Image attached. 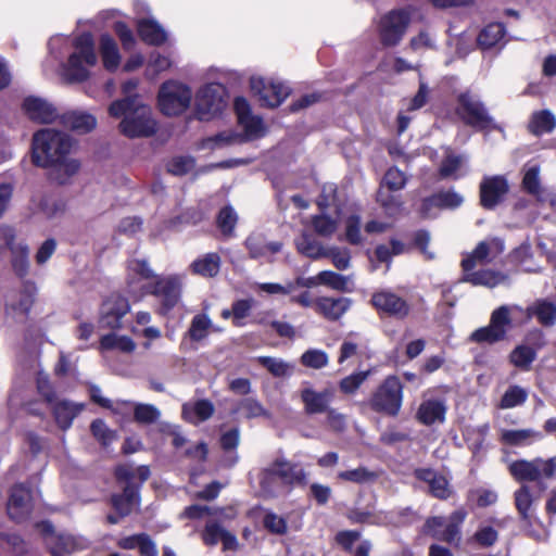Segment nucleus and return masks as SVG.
Returning a JSON list of instances; mask_svg holds the SVG:
<instances>
[{
	"mask_svg": "<svg viewBox=\"0 0 556 556\" xmlns=\"http://www.w3.org/2000/svg\"><path fill=\"white\" fill-rule=\"evenodd\" d=\"M72 142L65 132L46 128L37 131L33 138L31 161L42 168L58 164L65 165V174H76L80 163L74 159H67Z\"/></svg>",
	"mask_w": 556,
	"mask_h": 556,
	"instance_id": "f257e3e1",
	"label": "nucleus"
},
{
	"mask_svg": "<svg viewBox=\"0 0 556 556\" xmlns=\"http://www.w3.org/2000/svg\"><path fill=\"white\" fill-rule=\"evenodd\" d=\"M112 117L121 118L119 130L128 138H147L156 131V121L152 109L140 97H125L113 101L109 106Z\"/></svg>",
	"mask_w": 556,
	"mask_h": 556,
	"instance_id": "f03ea898",
	"label": "nucleus"
},
{
	"mask_svg": "<svg viewBox=\"0 0 556 556\" xmlns=\"http://www.w3.org/2000/svg\"><path fill=\"white\" fill-rule=\"evenodd\" d=\"M75 51L63 66V75L70 83H81L89 77V67L97 64L94 41L90 33H84L73 41Z\"/></svg>",
	"mask_w": 556,
	"mask_h": 556,
	"instance_id": "7ed1b4c3",
	"label": "nucleus"
},
{
	"mask_svg": "<svg viewBox=\"0 0 556 556\" xmlns=\"http://www.w3.org/2000/svg\"><path fill=\"white\" fill-rule=\"evenodd\" d=\"M455 113L464 124L476 130L482 131L500 129L484 103L478 96L470 91H465L458 94Z\"/></svg>",
	"mask_w": 556,
	"mask_h": 556,
	"instance_id": "20e7f679",
	"label": "nucleus"
},
{
	"mask_svg": "<svg viewBox=\"0 0 556 556\" xmlns=\"http://www.w3.org/2000/svg\"><path fill=\"white\" fill-rule=\"evenodd\" d=\"M403 384L399 377L388 376L372 393L370 406L378 413L396 416L402 407Z\"/></svg>",
	"mask_w": 556,
	"mask_h": 556,
	"instance_id": "39448f33",
	"label": "nucleus"
},
{
	"mask_svg": "<svg viewBox=\"0 0 556 556\" xmlns=\"http://www.w3.org/2000/svg\"><path fill=\"white\" fill-rule=\"evenodd\" d=\"M508 470L517 481L551 479L556 475V456L548 459L539 457L532 460H514L509 464Z\"/></svg>",
	"mask_w": 556,
	"mask_h": 556,
	"instance_id": "423d86ee",
	"label": "nucleus"
},
{
	"mask_svg": "<svg viewBox=\"0 0 556 556\" xmlns=\"http://www.w3.org/2000/svg\"><path fill=\"white\" fill-rule=\"evenodd\" d=\"M191 89L180 83H164L159 91V106L167 116L179 115L185 112L191 102Z\"/></svg>",
	"mask_w": 556,
	"mask_h": 556,
	"instance_id": "0eeeda50",
	"label": "nucleus"
},
{
	"mask_svg": "<svg viewBox=\"0 0 556 556\" xmlns=\"http://www.w3.org/2000/svg\"><path fill=\"white\" fill-rule=\"evenodd\" d=\"M410 22V14L405 9L392 10L383 15L379 23V37L384 47L400 43Z\"/></svg>",
	"mask_w": 556,
	"mask_h": 556,
	"instance_id": "6e6552de",
	"label": "nucleus"
},
{
	"mask_svg": "<svg viewBox=\"0 0 556 556\" xmlns=\"http://www.w3.org/2000/svg\"><path fill=\"white\" fill-rule=\"evenodd\" d=\"M225 106L224 88L211 83L203 86L195 96L194 113L199 121H210Z\"/></svg>",
	"mask_w": 556,
	"mask_h": 556,
	"instance_id": "1a4fd4ad",
	"label": "nucleus"
},
{
	"mask_svg": "<svg viewBox=\"0 0 556 556\" xmlns=\"http://www.w3.org/2000/svg\"><path fill=\"white\" fill-rule=\"evenodd\" d=\"M466 515L464 509H458L448 519L444 517L429 518L426 522V532L434 539L457 544L460 540L459 526L464 522Z\"/></svg>",
	"mask_w": 556,
	"mask_h": 556,
	"instance_id": "9d476101",
	"label": "nucleus"
},
{
	"mask_svg": "<svg viewBox=\"0 0 556 556\" xmlns=\"http://www.w3.org/2000/svg\"><path fill=\"white\" fill-rule=\"evenodd\" d=\"M250 86L251 90L260 96L261 104L268 108L279 106L290 93L289 87L282 83H266L262 77H252Z\"/></svg>",
	"mask_w": 556,
	"mask_h": 556,
	"instance_id": "9b49d317",
	"label": "nucleus"
},
{
	"mask_svg": "<svg viewBox=\"0 0 556 556\" xmlns=\"http://www.w3.org/2000/svg\"><path fill=\"white\" fill-rule=\"evenodd\" d=\"M130 309L129 302L119 294H112L106 298L100 309L99 324L102 328L119 329L122 327V318L128 314Z\"/></svg>",
	"mask_w": 556,
	"mask_h": 556,
	"instance_id": "f8f14e48",
	"label": "nucleus"
},
{
	"mask_svg": "<svg viewBox=\"0 0 556 556\" xmlns=\"http://www.w3.org/2000/svg\"><path fill=\"white\" fill-rule=\"evenodd\" d=\"M504 251L502 240L491 238L478 243L476 249L462 261L464 271L472 270L477 265L491 263Z\"/></svg>",
	"mask_w": 556,
	"mask_h": 556,
	"instance_id": "ddd939ff",
	"label": "nucleus"
},
{
	"mask_svg": "<svg viewBox=\"0 0 556 556\" xmlns=\"http://www.w3.org/2000/svg\"><path fill=\"white\" fill-rule=\"evenodd\" d=\"M371 303L379 312L400 319L406 317L410 311L407 301L391 290L374 293Z\"/></svg>",
	"mask_w": 556,
	"mask_h": 556,
	"instance_id": "4468645a",
	"label": "nucleus"
},
{
	"mask_svg": "<svg viewBox=\"0 0 556 556\" xmlns=\"http://www.w3.org/2000/svg\"><path fill=\"white\" fill-rule=\"evenodd\" d=\"M150 292L160 299L162 311L165 314L178 303L181 293V281L177 276L157 278Z\"/></svg>",
	"mask_w": 556,
	"mask_h": 556,
	"instance_id": "2eb2a0df",
	"label": "nucleus"
},
{
	"mask_svg": "<svg viewBox=\"0 0 556 556\" xmlns=\"http://www.w3.org/2000/svg\"><path fill=\"white\" fill-rule=\"evenodd\" d=\"M35 288L27 286L18 291H11L7 295L5 311L14 319H23L34 302Z\"/></svg>",
	"mask_w": 556,
	"mask_h": 556,
	"instance_id": "dca6fc26",
	"label": "nucleus"
},
{
	"mask_svg": "<svg viewBox=\"0 0 556 556\" xmlns=\"http://www.w3.org/2000/svg\"><path fill=\"white\" fill-rule=\"evenodd\" d=\"M508 191L507 181L503 176H492L483 179L480 185L481 204L485 208H493Z\"/></svg>",
	"mask_w": 556,
	"mask_h": 556,
	"instance_id": "f3484780",
	"label": "nucleus"
},
{
	"mask_svg": "<svg viewBox=\"0 0 556 556\" xmlns=\"http://www.w3.org/2000/svg\"><path fill=\"white\" fill-rule=\"evenodd\" d=\"M352 306V300L344 296H319L315 299V311L330 321L339 320Z\"/></svg>",
	"mask_w": 556,
	"mask_h": 556,
	"instance_id": "a211bd4d",
	"label": "nucleus"
},
{
	"mask_svg": "<svg viewBox=\"0 0 556 556\" xmlns=\"http://www.w3.org/2000/svg\"><path fill=\"white\" fill-rule=\"evenodd\" d=\"M8 514L16 521L24 520L31 509V493L24 484H16L8 501Z\"/></svg>",
	"mask_w": 556,
	"mask_h": 556,
	"instance_id": "6ab92c4d",
	"label": "nucleus"
},
{
	"mask_svg": "<svg viewBox=\"0 0 556 556\" xmlns=\"http://www.w3.org/2000/svg\"><path fill=\"white\" fill-rule=\"evenodd\" d=\"M301 400L304 404L305 413L309 415L326 413L333 397V391L325 389L316 391L307 386L301 390Z\"/></svg>",
	"mask_w": 556,
	"mask_h": 556,
	"instance_id": "aec40b11",
	"label": "nucleus"
},
{
	"mask_svg": "<svg viewBox=\"0 0 556 556\" xmlns=\"http://www.w3.org/2000/svg\"><path fill=\"white\" fill-rule=\"evenodd\" d=\"M23 109L30 119L39 123L49 124L60 118L56 109L38 97H27L23 102Z\"/></svg>",
	"mask_w": 556,
	"mask_h": 556,
	"instance_id": "412c9836",
	"label": "nucleus"
},
{
	"mask_svg": "<svg viewBox=\"0 0 556 556\" xmlns=\"http://www.w3.org/2000/svg\"><path fill=\"white\" fill-rule=\"evenodd\" d=\"M50 407L56 425L62 430H67L74 419L84 410L85 404L58 397Z\"/></svg>",
	"mask_w": 556,
	"mask_h": 556,
	"instance_id": "4be33fe9",
	"label": "nucleus"
},
{
	"mask_svg": "<svg viewBox=\"0 0 556 556\" xmlns=\"http://www.w3.org/2000/svg\"><path fill=\"white\" fill-rule=\"evenodd\" d=\"M543 439V433L532 428L526 429H501L500 442L507 446H529Z\"/></svg>",
	"mask_w": 556,
	"mask_h": 556,
	"instance_id": "5701e85b",
	"label": "nucleus"
},
{
	"mask_svg": "<svg viewBox=\"0 0 556 556\" xmlns=\"http://www.w3.org/2000/svg\"><path fill=\"white\" fill-rule=\"evenodd\" d=\"M415 477L429 485V491L434 497L440 500L450 497L452 490L443 475L432 469L419 468L415 470Z\"/></svg>",
	"mask_w": 556,
	"mask_h": 556,
	"instance_id": "b1692460",
	"label": "nucleus"
},
{
	"mask_svg": "<svg viewBox=\"0 0 556 556\" xmlns=\"http://www.w3.org/2000/svg\"><path fill=\"white\" fill-rule=\"evenodd\" d=\"M60 124L74 131L86 134L97 126V118L81 111H70L60 115Z\"/></svg>",
	"mask_w": 556,
	"mask_h": 556,
	"instance_id": "393cba45",
	"label": "nucleus"
},
{
	"mask_svg": "<svg viewBox=\"0 0 556 556\" xmlns=\"http://www.w3.org/2000/svg\"><path fill=\"white\" fill-rule=\"evenodd\" d=\"M142 41L150 46H161L167 40V33L154 18H141L137 24Z\"/></svg>",
	"mask_w": 556,
	"mask_h": 556,
	"instance_id": "a878e982",
	"label": "nucleus"
},
{
	"mask_svg": "<svg viewBox=\"0 0 556 556\" xmlns=\"http://www.w3.org/2000/svg\"><path fill=\"white\" fill-rule=\"evenodd\" d=\"M112 505L121 517L129 515L139 505L138 486L125 483L123 493L112 496Z\"/></svg>",
	"mask_w": 556,
	"mask_h": 556,
	"instance_id": "bb28decb",
	"label": "nucleus"
},
{
	"mask_svg": "<svg viewBox=\"0 0 556 556\" xmlns=\"http://www.w3.org/2000/svg\"><path fill=\"white\" fill-rule=\"evenodd\" d=\"M245 247L252 258H268L281 250L279 242H266L262 235H251L245 240Z\"/></svg>",
	"mask_w": 556,
	"mask_h": 556,
	"instance_id": "cd10ccee",
	"label": "nucleus"
},
{
	"mask_svg": "<svg viewBox=\"0 0 556 556\" xmlns=\"http://www.w3.org/2000/svg\"><path fill=\"white\" fill-rule=\"evenodd\" d=\"M446 405L440 400H427L422 402L417 412L418 419L427 426L435 422H443L445 419Z\"/></svg>",
	"mask_w": 556,
	"mask_h": 556,
	"instance_id": "c85d7f7f",
	"label": "nucleus"
},
{
	"mask_svg": "<svg viewBox=\"0 0 556 556\" xmlns=\"http://www.w3.org/2000/svg\"><path fill=\"white\" fill-rule=\"evenodd\" d=\"M282 484L295 485L305 483L306 473L303 468L285 459L273 463Z\"/></svg>",
	"mask_w": 556,
	"mask_h": 556,
	"instance_id": "c756f323",
	"label": "nucleus"
},
{
	"mask_svg": "<svg viewBox=\"0 0 556 556\" xmlns=\"http://www.w3.org/2000/svg\"><path fill=\"white\" fill-rule=\"evenodd\" d=\"M87 546L88 541L85 538L63 533L55 536V544L51 548V554L52 556H62V554H71L85 549Z\"/></svg>",
	"mask_w": 556,
	"mask_h": 556,
	"instance_id": "7c9ffc66",
	"label": "nucleus"
},
{
	"mask_svg": "<svg viewBox=\"0 0 556 556\" xmlns=\"http://www.w3.org/2000/svg\"><path fill=\"white\" fill-rule=\"evenodd\" d=\"M556 128V117L549 110H541L532 113L528 129L534 136L551 134Z\"/></svg>",
	"mask_w": 556,
	"mask_h": 556,
	"instance_id": "2f4dec72",
	"label": "nucleus"
},
{
	"mask_svg": "<svg viewBox=\"0 0 556 556\" xmlns=\"http://www.w3.org/2000/svg\"><path fill=\"white\" fill-rule=\"evenodd\" d=\"M405 184L406 181L404 176H383L377 197L378 201L381 202V204L388 210L389 214H394L400 210V204L396 202L389 204L386 189L390 191H396L402 189Z\"/></svg>",
	"mask_w": 556,
	"mask_h": 556,
	"instance_id": "473e14b6",
	"label": "nucleus"
},
{
	"mask_svg": "<svg viewBox=\"0 0 556 556\" xmlns=\"http://www.w3.org/2000/svg\"><path fill=\"white\" fill-rule=\"evenodd\" d=\"M214 413V405L207 400L186 403L182 406L184 418L192 424H199L208 419Z\"/></svg>",
	"mask_w": 556,
	"mask_h": 556,
	"instance_id": "72a5a7b5",
	"label": "nucleus"
},
{
	"mask_svg": "<svg viewBox=\"0 0 556 556\" xmlns=\"http://www.w3.org/2000/svg\"><path fill=\"white\" fill-rule=\"evenodd\" d=\"M222 260L217 253H206L194 260L190 268L193 274L202 277H215L220 269Z\"/></svg>",
	"mask_w": 556,
	"mask_h": 556,
	"instance_id": "f704fd0d",
	"label": "nucleus"
},
{
	"mask_svg": "<svg viewBox=\"0 0 556 556\" xmlns=\"http://www.w3.org/2000/svg\"><path fill=\"white\" fill-rule=\"evenodd\" d=\"M507 276L494 270H477L465 271L464 281L470 282L473 286H484L494 288L498 285L505 283Z\"/></svg>",
	"mask_w": 556,
	"mask_h": 556,
	"instance_id": "c9c22d12",
	"label": "nucleus"
},
{
	"mask_svg": "<svg viewBox=\"0 0 556 556\" xmlns=\"http://www.w3.org/2000/svg\"><path fill=\"white\" fill-rule=\"evenodd\" d=\"M100 52L104 67L110 72L115 71L119 65L121 55L115 40L108 34L100 37Z\"/></svg>",
	"mask_w": 556,
	"mask_h": 556,
	"instance_id": "e433bc0d",
	"label": "nucleus"
},
{
	"mask_svg": "<svg viewBox=\"0 0 556 556\" xmlns=\"http://www.w3.org/2000/svg\"><path fill=\"white\" fill-rule=\"evenodd\" d=\"M261 492L268 497L276 496L281 492L282 482L275 470L274 464L263 469L258 477Z\"/></svg>",
	"mask_w": 556,
	"mask_h": 556,
	"instance_id": "4c0bfd02",
	"label": "nucleus"
},
{
	"mask_svg": "<svg viewBox=\"0 0 556 556\" xmlns=\"http://www.w3.org/2000/svg\"><path fill=\"white\" fill-rule=\"evenodd\" d=\"M506 34L503 23L488 24L478 36V45L483 49H490L501 43Z\"/></svg>",
	"mask_w": 556,
	"mask_h": 556,
	"instance_id": "58836bf2",
	"label": "nucleus"
},
{
	"mask_svg": "<svg viewBox=\"0 0 556 556\" xmlns=\"http://www.w3.org/2000/svg\"><path fill=\"white\" fill-rule=\"evenodd\" d=\"M101 351L117 350L123 353H131L136 349V343L130 337L109 333L100 339Z\"/></svg>",
	"mask_w": 556,
	"mask_h": 556,
	"instance_id": "ea45409f",
	"label": "nucleus"
},
{
	"mask_svg": "<svg viewBox=\"0 0 556 556\" xmlns=\"http://www.w3.org/2000/svg\"><path fill=\"white\" fill-rule=\"evenodd\" d=\"M337 478L341 481L356 484H371L379 478V472L366 467H357L350 470L339 471Z\"/></svg>",
	"mask_w": 556,
	"mask_h": 556,
	"instance_id": "a19ab883",
	"label": "nucleus"
},
{
	"mask_svg": "<svg viewBox=\"0 0 556 556\" xmlns=\"http://www.w3.org/2000/svg\"><path fill=\"white\" fill-rule=\"evenodd\" d=\"M536 497L530 492L528 485H522L515 492V504L518 513L525 520H530L534 514Z\"/></svg>",
	"mask_w": 556,
	"mask_h": 556,
	"instance_id": "79ce46f5",
	"label": "nucleus"
},
{
	"mask_svg": "<svg viewBox=\"0 0 556 556\" xmlns=\"http://www.w3.org/2000/svg\"><path fill=\"white\" fill-rule=\"evenodd\" d=\"M11 265L14 273L20 277H25L29 271V247L24 241H20V245H16L11 252Z\"/></svg>",
	"mask_w": 556,
	"mask_h": 556,
	"instance_id": "37998d69",
	"label": "nucleus"
},
{
	"mask_svg": "<svg viewBox=\"0 0 556 556\" xmlns=\"http://www.w3.org/2000/svg\"><path fill=\"white\" fill-rule=\"evenodd\" d=\"M528 312L543 326H553L556 323V305L552 302L538 301L528 308Z\"/></svg>",
	"mask_w": 556,
	"mask_h": 556,
	"instance_id": "c03bdc74",
	"label": "nucleus"
},
{
	"mask_svg": "<svg viewBox=\"0 0 556 556\" xmlns=\"http://www.w3.org/2000/svg\"><path fill=\"white\" fill-rule=\"evenodd\" d=\"M463 201L464 198L459 193L453 190H448L439 192L426 199L424 202V207L428 208L431 205H435L444 208H456L463 203Z\"/></svg>",
	"mask_w": 556,
	"mask_h": 556,
	"instance_id": "a18cd8bd",
	"label": "nucleus"
},
{
	"mask_svg": "<svg viewBox=\"0 0 556 556\" xmlns=\"http://www.w3.org/2000/svg\"><path fill=\"white\" fill-rule=\"evenodd\" d=\"M238 223V214L230 205L224 206L217 214L216 225L225 237H232Z\"/></svg>",
	"mask_w": 556,
	"mask_h": 556,
	"instance_id": "49530a36",
	"label": "nucleus"
},
{
	"mask_svg": "<svg viewBox=\"0 0 556 556\" xmlns=\"http://www.w3.org/2000/svg\"><path fill=\"white\" fill-rule=\"evenodd\" d=\"M116 478L119 482L126 484H135L134 480L138 478L141 482L146 481L150 476L149 467L139 466L134 468L129 465H121L115 470Z\"/></svg>",
	"mask_w": 556,
	"mask_h": 556,
	"instance_id": "de8ad7c7",
	"label": "nucleus"
},
{
	"mask_svg": "<svg viewBox=\"0 0 556 556\" xmlns=\"http://www.w3.org/2000/svg\"><path fill=\"white\" fill-rule=\"evenodd\" d=\"M212 328L213 323L210 317L205 314H198L191 320L188 336L193 341H201L210 334Z\"/></svg>",
	"mask_w": 556,
	"mask_h": 556,
	"instance_id": "09e8293b",
	"label": "nucleus"
},
{
	"mask_svg": "<svg viewBox=\"0 0 556 556\" xmlns=\"http://www.w3.org/2000/svg\"><path fill=\"white\" fill-rule=\"evenodd\" d=\"M257 361L275 377L290 376L294 370V366L292 364L280 358L261 356Z\"/></svg>",
	"mask_w": 556,
	"mask_h": 556,
	"instance_id": "8fccbe9b",
	"label": "nucleus"
},
{
	"mask_svg": "<svg viewBox=\"0 0 556 556\" xmlns=\"http://www.w3.org/2000/svg\"><path fill=\"white\" fill-rule=\"evenodd\" d=\"M468 156L466 154H458L452 150L446 152L442 161L439 174H454L466 168Z\"/></svg>",
	"mask_w": 556,
	"mask_h": 556,
	"instance_id": "3c124183",
	"label": "nucleus"
},
{
	"mask_svg": "<svg viewBox=\"0 0 556 556\" xmlns=\"http://www.w3.org/2000/svg\"><path fill=\"white\" fill-rule=\"evenodd\" d=\"M238 410L248 418L265 417L270 418V413L255 399L247 397L239 402Z\"/></svg>",
	"mask_w": 556,
	"mask_h": 556,
	"instance_id": "603ef678",
	"label": "nucleus"
},
{
	"mask_svg": "<svg viewBox=\"0 0 556 556\" xmlns=\"http://www.w3.org/2000/svg\"><path fill=\"white\" fill-rule=\"evenodd\" d=\"M296 248L300 253L307 257L319 258L326 255V250L321 244L305 233L296 240Z\"/></svg>",
	"mask_w": 556,
	"mask_h": 556,
	"instance_id": "864d4df0",
	"label": "nucleus"
},
{
	"mask_svg": "<svg viewBox=\"0 0 556 556\" xmlns=\"http://www.w3.org/2000/svg\"><path fill=\"white\" fill-rule=\"evenodd\" d=\"M320 285L327 286L337 291H350V278L331 270L319 273Z\"/></svg>",
	"mask_w": 556,
	"mask_h": 556,
	"instance_id": "5fc2aeb1",
	"label": "nucleus"
},
{
	"mask_svg": "<svg viewBox=\"0 0 556 556\" xmlns=\"http://www.w3.org/2000/svg\"><path fill=\"white\" fill-rule=\"evenodd\" d=\"M528 399V392L519 387L511 386L509 387L501 400V408H513L523 404Z\"/></svg>",
	"mask_w": 556,
	"mask_h": 556,
	"instance_id": "6e6d98bb",
	"label": "nucleus"
},
{
	"mask_svg": "<svg viewBox=\"0 0 556 556\" xmlns=\"http://www.w3.org/2000/svg\"><path fill=\"white\" fill-rule=\"evenodd\" d=\"M338 216L331 217L325 213L313 218L314 230L321 237H329L334 233L338 228Z\"/></svg>",
	"mask_w": 556,
	"mask_h": 556,
	"instance_id": "4d7b16f0",
	"label": "nucleus"
},
{
	"mask_svg": "<svg viewBox=\"0 0 556 556\" xmlns=\"http://www.w3.org/2000/svg\"><path fill=\"white\" fill-rule=\"evenodd\" d=\"M195 168V160L190 155L174 156L167 164V174H189Z\"/></svg>",
	"mask_w": 556,
	"mask_h": 556,
	"instance_id": "13d9d810",
	"label": "nucleus"
},
{
	"mask_svg": "<svg viewBox=\"0 0 556 556\" xmlns=\"http://www.w3.org/2000/svg\"><path fill=\"white\" fill-rule=\"evenodd\" d=\"M329 362L328 355L326 352L318 349H309L304 352L301 356V363L305 367L320 369L327 366Z\"/></svg>",
	"mask_w": 556,
	"mask_h": 556,
	"instance_id": "bf43d9fd",
	"label": "nucleus"
},
{
	"mask_svg": "<svg viewBox=\"0 0 556 556\" xmlns=\"http://www.w3.org/2000/svg\"><path fill=\"white\" fill-rule=\"evenodd\" d=\"M534 358V350L526 345L517 346L510 354V362L519 368H528Z\"/></svg>",
	"mask_w": 556,
	"mask_h": 556,
	"instance_id": "052dcab7",
	"label": "nucleus"
},
{
	"mask_svg": "<svg viewBox=\"0 0 556 556\" xmlns=\"http://www.w3.org/2000/svg\"><path fill=\"white\" fill-rule=\"evenodd\" d=\"M510 311L511 308L507 305H502L496 308L490 319V324L495 328L498 332L502 331V334L505 337L507 327L510 325Z\"/></svg>",
	"mask_w": 556,
	"mask_h": 556,
	"instance_id": "680f3d73",
	"label": "nucleus"
},
{
	"mask_svg": "<svg viewBox=\"0 0 556 556\" xmlns=\"http://www.w3.org/2000/svg\"><path fill=\"white\" fill-rule=\"evenodd\" d=\"M16 245H20V241L16 240V230L10 225H0V256L5 251L11 253Z\"/></svg>",
	"mask_w": 556,
	"mask_h": 556,
	"instance_id": "e2e57ef3",
	"label": "nucleus"
},
{
	"mask_svg": "<svg viewBox=\"0 0 556 556\" xmlns=\"http://www.w3.org/2000/svg\"><path fill=\"white\" fill-rule=\"evenodd\" d=\"M345 239L351 244H361L363 242L361 217L351 215L345 220Z\"/></svg>",
	"mask_w": 556,
	"mask_h": 556,
	"instance_id": "0e129e2a",
	"label": "nucleus"
},
{
	"mask_svg": "<svg viewBox=\"0 0 556 556\" xmlns=\"http://www.w3.org/2000/svg\"><path fill=\"white\" fill-rule=\"evenodd\" d=\"M37 212L42 214L45 218L51 219L63 212V205L61 202L53 198L45 197L39 200Z\"/></svg>",
	"mask_w": 556,
	"mask_h": 556,
	"instance_id": "69168bd1",
	"label": "nucleus"
},
{
	"mask_svg": "<svg viewBox=\"0 0 556 556\" xmlns=\"http://www.w3.org/2000/svg\"><path fill=\"white\" fill-rule=\"evenodd\" d=\"M470 339L478 343H494L504 339V336L502 334V331L498 332L491 324H489V326L473 331Z\"/></svg>",
	"mask_w": 556,
	"mask_h": 556,
	"instance_id": "338daca9",
	"label": "nucleus"
},
{
	"mask_svg": "<svg viewBox=\"0 0 556 556\" xmlns=\"http://www.w3.org/2000/svg\"><path fill=\"white\" fill-rule=\"evenodd\" d=\"M134 415L136 421L151 424L160 417V410L151 404H136Z\"/></svg>",
	"mask_w": 556,
	"mask_h": 556,
	"instance_id": "774afa93",
	"label": "nucleus"
}]
</instances>
